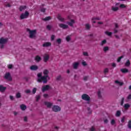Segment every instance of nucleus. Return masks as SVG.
<instances>
[{
  "label": "nucleus",
  "instance_id": "nucleus-12",
  "mask_svg": "<svg viewBox=\"0 0 131 131\" xmlns=\"http://www.w3.org/2000/svg\"><path fill=\"white\" fill-rule=\"evenodd\" d=\"M44 104L48 108H51L53 106V103L46 101L44 102Z\"/></svg>",
  "mask_w": 131,
  "mask_h": 131
},
{
  "label": "nucleus",
  "instance_id": "nucleus-1",
  "mask_svg": "<svg viewBox=\"0 0 131 131\" xmlns=\"http://www.w3.org/2000/svg\"><path fill=\"white\" fill-rule=\"evenodd\" d=\"M42 76V73H39L37 74V81L38 82H43V83H47L48 82V78L50 79V77H49V75H45Z\"/></svg>",
  "mask_w": 131,
  "mask_h": 131
},
{
  "label": "nucleus",
  "instance_id": "nucleus-43",
  "mask_svg": "<svg viewBox=\"0 0 131 131\" xmlns=\"http://www.w3.org/2000/svg\"><path fill=\"white\" fill-rule=\"evenodd\" d=\"M123 58V56H120L118 58L117 62H119L120 61H121V59Z\"/></svg>",
  "mask_w": 131,
  "mask_h": 131
},
{
  "label": "nucleus",
  "instance_id": "nucleus-42",
  "mask_svg": "<svg viewBox=\"0 0 131 131\" xmlns=\"http://www.w3.org/2000/svg\"><path fill=\"white\" fill-rule=\"evenodd\" d=\"M70 39H71V37H70V36H67L66 37V40L67 41H69Z\"/></svg>",
  "mask_w": 131,
  "mask_h": 131
},
{
  "label": "nucleus",
  "instance_id": "nucleus-11",
  "mask_svg": "<svg viewBox=\"0 0 131 131\" xmlns=\"http://www.w3.org/2000/svg\"><path fill=\"white\" fill-rule=\"evenodd\" d=\"M75 24V20H74V19H71V21H68L67 23V24H68V25H69V26H71V27H73V25Z\"/></svg>",
  "mask_w": 131,
  "mask_h": 131
},
{
  "label": "nucleus",
  "instance_id": "nucleus-50",
  "mask_svg": "<svg viewBox=\"0 0 131 131\" xmlns=\"http://www.w3.org/2000/svg\"><path fill=\"white\" fill-rule=\"evenodd\" d=\"M36 88H33V90H32V93L33 94H35L36 93Z\"/></svg>",
  "mask_w": 131,
  "mask_h": 131
},
{
  "label": "nucleus",
  "instance_id": "nucleus-31",
  "mask_svg": "<svg viewBox=\"0 0 131 131\" xmlns=\"http://www.w3.org/2000/svg\"><path fill=\"white\" fill-rule=\"evenodd\" d=\"M56 42L58 44V45H60L61 42H62V39L61 38H58L56 40Z\"/></svg>",
  "mask_w": 131,
  "mask_h": 131
},
{
  "label": "nucleus",
  "instance_id": "nucleus-60",
  "mask_svg": "<svg viewBox=\"0 0 131 131\" xmlns=\"http://www.w3.org/2000/svg\"><path fill=\"white\" fill-rule=\"evenodd\" d=\"M104 123H108V120L107 119L104 120Z\"/></svg>",
  "mask_w": 131,
  "mask_h": 131
},
{
  "label": "nucleus",
  "instance_id": "nucleus-45",
  "mask_svg": "<svg viewBox=\"0 0 131 131\" xmlns=\"http://www.w3.org/2000/svg\"><path fill=\"white\" fill-rule=\"evenodd\" d=\"M128 127L131 128V121H129L128 122Z\"/></svg>",
  "mask_w": 131,
  "mask_h": 131
},
{
  "label": "nucleus",
  "instance_id": "nucleus-3",
  "mask_svg": "<svg viewBox=\"0 0 131 131\" xmlns=\"http://www.w3.org/2000/svg\"><path fill=\"white\" fill-rule=\"evenodd\" d=\"M27 31L30 34V38H35V36L36 35V30H30V29H28Z\"/></svg>",
  "mask_w": 131,
  "mask_h": 131
},
{
  "label": "nucleus",
  "instance_id": "nucleus-4",
  "mask_svg": "<svg viewBox=\"0 0 131 131\" xmlns=\"http://www.w3.org/2000/svg\"><path fill=\"white\" fill-rule=\"evenodd\" d=\"M28 16H29V12H28V11H25V13H23L20 15V18L21 20H23V19L28 18Z\"/></svg>",
  "mask_w": 131,
  "mask_h": 131
},
{
  "label": "nucleus",
  "instance_id": "nucleus-24",
  "mask_svg": "<svg viewBox=\"0 0 131 131\" xmlns=\"http://www.w3.org/2000/svg\"><path fill=\"white\" fill-rule=\"evenodd\" d=\"M57 18L58 19V20H59V21H61V22H64V18H62V17H61V15H58L57 16Z\"/></svg>",
  "mask_w": 131,
  "mask_h": 131
},
{
  "label": "nucleus",
  "instance_id": "nucleus-20",
  "mask_svg": "<svg viewBox=\"0 0 131 131\" xmlns=\"http://www.w3.org/2000/svg\"><path fill=\"white\" fill-rule=\"evenodd\" d=\"M15 97L16 99H20L21 97V93L20 92H17L15 95Z\"/></svg>",
  "mask_w": 131,
  "mask_h": 131
},
{
  "label": "nucleus",
  "instance_id": "nucleus-36",
  "mask_svg": "<svg viewBox=\"0 0 131 131\" xmlns=\"http://www.w3.org/2000/svg\"><path fill=\"white\" fill-rule=\"evenodd\" d=\"M92 20H101V17H93V18H92Z\"/></svg>",
  "mask_w": 131,
  "mask_h": 131
},
{
  "label": "nucleus",
  "instance_id": "nucleus-63",
  "mask_svg": "<svg viewBox=\"0 0 131 131\" xmlns=\"http://www.w3.org/2000/svg\"><path fill=\"white\" fill-rule=\"evenodd\" d=\"M115 37H116V38H117L118 39H119V36H118V35H115Z\"/></svg>",
  "mask_w": 131,
  "mask_h": 131
},
{
  "label": "nucleus",
  "instance_id": "nucleus-47",
  "mask_svg": "<svg viewBox=\"0 0 131 131\" xmlns=\"http://www.w3.org/2000/svg\"><path fill=\"white\" fill-rule=\"evenodd\" d=\"M62 77L61 76H58L56 78L57 80H61Z\"/></svg>",
  "mask_w": 131,
  "mask_h": 131
},
{
  "label": "nucleus",
  "instance_id": "nucleus-48",
  "mask_svg": "<svg viewBox=\"0 0 131 131\" xmlns=\"http://www.w3.org/2000/svg\"><path fill=\"white\" fill-rule=\"evenodd\" d=\"M47 28L48 30H51V29H52V26L48 25L47 26Z\"/></svg>",
  "mask_w": 131,
  "mask_h": 131
},
{
  "label": "nucleus",
  "instance_id": "nucleus-54",
  "mask_svg": "<svg viewBox=\"0 0 131 131\" xmlns=\"http://www.w3.org/2000/svg\"><path fill=\"white\" fill-rule=\"evenodd\" d=\"M55 35H52L51 36V40H54V39H55Z\"/></svg>",
  "mask_w": 131,
  "mask_h": 131
},
{
  "label": "nucleus",
  "instance_id": "nucleus-18",
  "mask_svg": "<svg viewBox=\"0 0 131 131\" xmlns=\"http://www.w3.org/2000/svg\"><path fill=\"white\" fill-rule=\"evenodd\" d=\"M6 89H7V88L4 87L3 85H0V92L3 93V92H5V91H6Z\"/></svg>",
  "mask_w": 131,
  "mask_h": 131
},
{
  "label": "nucleus",
  "instance_id": "nucleus-25",
  "mask_svg": "<svg viewBox=\"0 0 131 131\" xmlns=\"http://www.w3.org/2000/svg\"><path fill=\"white\" fill-rule=\"evenodd\" d=\"M115 83H116L117 84H118V85H122L123 84V82H120L118 80H116L115 81Z\"/></svg>",
  "mask_w": 131,
  "mask_h": 131
},
{
  "label": "nucleus",
  "instance_id": "nucleus-30",
  "mask_svg": "<svg viewBox=\"0 0 131 131\" xmlns=\"http://www.w3.org/2000/svg\"><path fill=\"white\" fill-rule=\"evenodd\" d=\"M51 16H48L43 19V21H49V20H51Z\"/></svg>",
  "mask_w": 131,
  "mask_h": 131
},
{
  "label": "nucleus",
  "instance_id": "nucleus-57",
  "mask_svg": "<svg viewBox=\"0 0 131 131\" xmlns=\"http://www.w3.org/2000/svg\"><path fill=\"white\" fill-rule=\"evenodd\" d=\"M127 100H130V99H131V94H129V95L127 96Z\"/></svg>",
  "mask_w": 131,
  "mask_h": 131
},
{
  "label": "nucleus",
  "instance_id": "nucleus-55",
  "mask_svg": "<svg viewBox=\"0 0 131 131\" xmlns=\"http://www.w3.org/2000/svg\"><path fill=\"white\" fill-rule=\"evenodd\" d=\"M46 8H41V12H42L43 13H45L46 12Z\"/></svg>",
  "mask_w": 131,
  "mask_h": 131
},
{
  "label": "nucleus",
  "instance_id": "nucleus-34",
  "mask_svg": "<svg viewBox=\"0 0 131 131\" xmlns=\"http://www.w3.org/2000/svg\"><path fill=\"white\" fill-rule=\"evenodd\" d=\"M103 72L104 74H106V73H108V72H109V69L108 68L104 69Z\"/></svg>",
  "mask_w": 131,
  "mask_h": 131
},
{
  "label": "nucleus",
  "instance_id": "nucleus-44",
  "mask_svg": "<svg viewBox=\"0 0 131 131\" xmlns=\"http://www.w3.org/2000/svg\"><path fill=\"white\" fill-rule=\"evenodd\" d=\"M82 65H83V66H86L88 64H86V62L83 60L82 62Z\"/></svg>",
  "mask_w": 131,
  "mask_h": 131
},
{
  "label": "nucleus",
  "instance_id": "nucleus-62",
  "mask_svg": "<svg viewBox=\"0 0 131 131\" xmlns=\"http://www.w3.org/2000/svg\"><path fill=\"white\" fill-rule=\"evenodd\" d=\"M98 24H99V25H102L103 24V22H102V21H99V22H98Z\"/></svg>",
  "mask_w": 131,
  "mask_h": 131
},
{
  "label": "nucleus",
  "instance_id": "nucleus-22",
  "mask_svg": "<svg viewBox=\"0 0 131 131\" xmlns=\"http://www.w3.org/2000/svg\"><path fill=\"white\" fill-rule=\"evenodd\" d=\"M116 117H119L121 115V112L120 111H117L115 114Z\"/></svg>",
  "mask_w": 131,
  "mask_h": 131
},
{
  "label": "nucleus",
  "instance_id": "nucleus-16",
  "mask_svg": "<svg viewBox=\"0 0 131 131\" xmlns=\"http://www.w3.org/2000/svg\"><path fill=\"white\" fill-rule=\"evenodd\" d=\"M35 60L36 62H39L41 60V57H40L38 55H37L35 57Z\"/></svg>",
  "mask_w": 131,
  "mask_h": 131
},
{
  "label": "nucleus",
  "instance_id": "nucleus-26",
  "mask_svg": "<svg viewBox=\"0 0 131 131\" xmlns=\"http://www.w3.org/2000/svg\"><path fill=\"white\" fill-rule=\"evenodd\" d=\"M119 8L117 7H112V11H114V12H116V11H118Z\"/></svg>",
  "mask_w": 131,
  "mask_h": 131
},
{
  "label": "nucleus",
  "instance_id": "nucleus-8",
  "mask_svg": "<svg viewBox=\"0 0 131 131\" xmlns=\"http://www.w3.org/2000/svg\"><path fill=\"white\" fill-rule=\"evenodd\" d=\"M50 59V55L48 54H44L43 56V60L45 63H47L48 61H49V59Z\"/></svg>",
  "mask_w": 131,
  "mask_h": 131
},
{
  "label": "nucleus",
  "instance_id": "nucleus-6",
  "mask_svg": "<svg viewBox=\"0 0 131 131\" xmlns=\"http://www.w3.org/2000/svg\"><path fill=\"white\" fill-rule=\"evenodd\" d=\"M52 110L54 112H59V111H61V108L58 105H54L52 107Z\"/></svg>",
  "mask_w": 131,
  "mask_h": 131
},
{
  "label": "nucleus",
  "instance_id": "nucleus-21",
  "mask_svg": "<svg viewBox=\"0 0 131 131\" xmlns=\"http://www.w3.org/2000/svg\"><path fill=\"white\" fill-rule=\"evenodd\" d=\"M120 70L122 73H127L128 72V69H121Z\"/></svg>",
  "mask_w": 131,
  "mask_h": 131
},
{
  "label": "nucleus",
  "instance_id": "nucleus-32",
  "mask_svg": "<svg viewBox=\"0 0 131 131\" xmlns=\"http://www.w3.org/2000/svg\"><path fill=\"white\" fill-rule=\"evenodd\" d=\"M124 103V97L121 98V106H123V104Z\"/></svg>",
  "mask_w": 131,
  "mask_h": 131
},
{
  "label": "nucleus",
  "instance_id": "nucleus-39",
  "mask_svg": "<svg viewBox=\"0 0 131 131\" xmlns=\"http://www.w3.org/2000/svg\"><path fill=\"white\" fill-rule=\"evenodd\" d=\"M105 34H106L107 35H108L109 36H110V35H112V33L110 32H108V31H106L105 32Z\"/></svg>",
  "mask_w": 131,
  "mask_h": 131
},
{
  "label": "nucleus",
  "instance_id": "nucleus-14",
  "mask_svg": "<svg viewBox=\"0 0 131 131\" xmlns=\"http://www.w3.org/2000/svg\"><path fill=\"white\" fill-rule=\"evenodd\" d=\"M79 66V62H75L73 63V68L74 69H77Z\"/></svg>",
  "mask_w": 131,
  "mask_h": 131
},
{
  "label": "nucleus",
  "instance_id": "nucleus-46",
  "mask_svg": "<svg viewBox=\"0 0 131 131\" xmlns=\"http://www.w3.org/2000/svg\"><path fill=\"white\" fill-rule=\"evenodd\" d=\"M125 121V117H123L121 118V122H122V123H123V122H124Z\"/></svg>",
  "mask_w": 131,
  "mask_h": 131
},
{
  "label": "nucleus",
  "instance_id": "nucleus-49",
  "mask_svg": "<svg viewBox=\"0 0 131 131\" xmlns=\"http://www.w3.org/2000/svg\"><path fill=\"white\" fill-rule=\"evenodd\" d=\"M43 97L44 98H49L50 96H49V94H45L43 95Z\"/></svg>",
  "mask_w": 131,
  "mask_h": 131
},
{
  "label": "nucleus",
  "instance_id": "nucleus-9",
  "mask_svg": "<svg viewBox=\"0 0 131 131\" xmlns=\"http://www.w3.org/2000/svg\"><path fill=\"white\" fill-rule=\"evenodd\" d=\"M82 99L84 101H89L90 100V96L87 94H83L82 95Z\"/></svg>",
  "mask_w": 131,
  "mask_h": 131
},
{
  "label": "nucleus",
  "instance_id": "nucleus-5",
  "mask_svg": "<svg viewBox=\"0 0 131 131\" xmlns=\"http://www.w3.org/2000/svg\"><path fill=\"white\" fill-rule=\"evenodd\" d=\"M4 78L9 81H12V76H11V74H10V73H6L4 76Z\"/></svg>",
  "mask_w": 131,
  "mask_h": 131
},
{
  "label": "nucleus",
  "instance_id": "nucleus-35",
  "mask_svg": "<svg viewBox=\"0 0 131 131\" xmlns=\"http://www.w3.org/2000/svg\"><path fill=\"white\" fill-rule=\"evenodd\" d=\"M109 50V48L108 47H105L103 48L104 52H106L107 51Z\"/></svg>",
  "mask_w": 131,
  "mask_h": 131
},
{
  "label": "nucleus",
  "instance_id": "nucleus-38",
  "mask_svg": "<svg viewBox=\"0 0 131 131\" xmlns=\"http://www.w3.org/2000/svg\"><path fill=\"white\" fill-rule=\"evenodd\" d=\"M115 120L114 119H112L111 121V124H112V125H114V124H115Z\"/></svg>",
  "mask_w": 131,
  "mask_h": 131
},
{
  "label": "nucleus",
  "instance_id": "nucleus-40",
  "mask_svg": "<svg viewBox=\"0 0 131 131\" xmlns=\"http://www.w3.org/2000/svg\"><path fill=\"white\" fill-rule=\"evenodd\" d=\"M83 56H85V57H89V53L86 52H83Z\"/></svg>",
  "mask_w": 131,
  "mask_h": 131
},
{
  "label": "nucleus",
  "instance_id": "nucleus-51",
  "mask_svg": "<svg viewBox=\"0 0 131 131\" xmlns=\"http://www.w3.org/2000/svg\"><path fill=\"white\" fill-rule=\"evenodd\" d=\"M31 91H30V90H27L25 91V92L26 94H30V93H31Z\"/></svg>",
  "mask_w": 131,
  "mask_h": 131
},
{
  "label": "nucleus",
  "instance_id": "nucleus-59",
  "mask_svg": "<svg viewBox=\"0 0 131 131\" xmlns=\"http://www.w3.org/2000/svg\"><path fill=\"white\" fill-rule=\"evenodd\" d=\"M27 117H25L24 118V121H27Z\"/></svg>",
  "mask_w": 131,
  "mask_h": 131
},
{
  "label": "nucleus",
  "instance_id": "nucleus-13",
  "mask_svg": "<svg viewBox=\"0 0 131 131\" xmlns=\"http://www.w3.org/2000/svg\"><path fill=\"white\" fill-rule=\"evenodd\" d=\"M30 69L32 71H35L38 69V67L36 65H33L30 67Z\"/></svg>",
  "mask_w": 131,
  "mask_h": 131
},
{
  "label": "nucleus",
  "instance_id": "nucleus-33",
  "mask_svg": "<svg viewBox=\"0 0 131 131\" xmlns=\"http://www.w3.org/2000/svg\"><path fill=\"white\" fill-rule=\"evenodd\" d=\"M106 42H107V41H106V40H103L101 41V42L100 43V46H104V45H105V43H106Z\"/></svg>",
  "mask_w": 131,
  "mask_h": 131
},
{
  "label": "nucleus",
  "instance_id": "nucleus-23",
  "mask_svg": "<svg viewBox=\"0 0 131 131\" xmlns=\"http://www.w3.org/2000/svg\"><path fill=\"white\" fill-rule=\"evenodd\" d=\"M49 70L47 69L44 70L43 71V74H44V75H49Z\"/></svg>",
  "mask_w": 131,
  "mask_h": 131
},
{
  "label": "nucleus",
  "instance_id": "nucleus-7",
  "mask_svg": "<svg viewBox=\"0 0 131 131\" xmlns=\"http://www.w3.org/2000/svg\"><path fill=\"white\" fill-rule=\"evenodd\" d=\"M49 90H51V86L49 85L42 86V92H43V93L46 92V91H49Z\"/></svg>",
  "mask_w": 131,
  "mask_h": 131
},
{
  "label": "nucleus",
  "instance_id": "nucleus-27",
  "mask_svg": "<svg viewBox=\"0 0 131 131\" xmlns=\"http://www.w3.org/2000/svg\"><path fill=\"white\" fill-rule=\"evenodd\" d=\"M85 27L87 30H89L91 29V25L89 24H86L85 25Z\"/></svg>",
  "mask_w": 131,
  "mask_h": 131
},
{
  "label": "nucleus",
  "instance_id": "nucleus-56",
  "mask_svg": "<svg viewBox=\"0 0 131 131\" xmlns=\"http://www.w3.org/2000/svg\"><path fill=\"white\" fill-rule=\"evenodd\" d=\"M10 100H11V101L14 100V96H13L12 95H10Z\"/></svg>",
  "mask_w": 131,
  "mask_h": 131
},
{
  "label": "nucleus",
  "instance_id": "nucleus-19",
  "mask_svg": "<svg viewBox=\"0 0 131 131\" xmlns=\"http://www.w3.org/2000/svg\"><path fill=\"white\" fill-rule=\"evenodd\" d=\"M27 108V107L25 104L20 105V109H21V110H23V111H25V110H26Z\"/></svg>",
  "mask_w": 131,
  "mask_h": 131
},
{
  "label": "nucleus",
  "instance_id": "nucleus-52",
  "mask_svg": "<svg viewBox=\"0 0 131 131\" xmlns=\"http://www.w3.org/2000/svg\"><path fill=\"white\" fill-rule=\"evenodd\" d=\"M120 8L123 9L125 8V5H124V4H121L120 6Z\"/></svg>",
  "mask_w": 131,
  "mask_h": 131
},
{
  "label": "nucleus",
  "instance_id": "nucleus-53",
  "mask_svg": "<svg viewBox=\"0 0 131 131\" xmlns=\"http://www.w3.org/2000/svg\"><path fill=\"white\" fill-rule=\"evenodd\" d=\"M88 79H89V76H85V77H83V80H84L86 81V80H88Z\"/></svg>",
  "mask_w": 131,
  "mask_h": 131
},
{
  "label": "nucleus",
  "instance_id": "nucleus-28",
  "mask_svg": "<svg viewBox=\"0 0 131 131\" xmlns=\"http://www.w3.org/2000/svg\"><path fill=\"white\" fill-rule=\"evenodd\" d=\"M130 66V62L129 61V60H128L125 63V66L128 67Z\"/></svg>",
  "mask_w": 131,
  "mask_h": 131
},
{
  "label": "nucleus",
  "instance_id": "nucleus-15",
  "mask_svg": "<svg viewBox=\"0 0 131 131\" xmlns=\"http://www.w3.org/2000/svg\"><path fill=\"white\" fill-rule=\"evenodd\" d=\"M51 46H52V43H51L50 42H46L43 44V47L44 48L51 47Z\"/></svg>",
  "mask_w": 131,
  "mask_h": 131
},
{
  "label": "nucleus",
  "instance_id": "nucleus-17",
  "mask_svg": "<svg viewBox=\"0 0 131 131\" xmlns=\"http://www.w3.org/2000/svg\"><path fill=\"white\" fill-rule=\"evenodd\" d=\"M130 107V105H129V104L128 103H125L124 105V108L125 109V110H127L128 109V108H129Z\"/></svg>",
  "mask_w": 131,
  "mask_h": 131
},
{
  "label": "nucleus",
  "instance_id": "nucleus-2",
  "mask_svg": "<svg viewBox=\"0 0 131 131\" xmlns=\"http://www.w3.org/2000/svg\"><path fill=\"white\" fill-rule=\"evenodd\" d=\"M8 42V38L2 37L0 38V48L1 49H4L5 48V45Z\"/></svg>",
  "mask_w": 131,
  "mask_h": 131
},
{
  "label": "nucleus",
  "instance_id": "nucleus-29",
  "mask_svg": "<svg viewBox=\"0 0 131 131\" xmlns=\"http://www.w3.org/2000/svg\"><path fill=\"white\" fill-rule=\"evenodd\" d=\"M26 6H20L19 7V11H24V10H26Z\"/></svg>",
  "mask_w": 131,
  "mask_h": 131
},
{
  "label": "nucleus",
  "instance_id": "nucleus-61",
  "mask_svg": "<svg viewBox=\"0 0 131 131\" xmlns=\"http://www.w3.org/2000/svg\"><path fill=\"white\" fill-rule=\"evenodd\" d=\"M13 114H14L15 116H16V115H18V113H17L16 112H14Z\"/></svg>",
  "mask_w": 131,
  "mask_h": 131
},
{
  "label": "nucleus",
  "instance_id": "nucleus-41",
  "mask_svg": "<svg viewBox=\"0 0 131 131\" xmlns=\"http://www.w3.org/2000/svg\"><path fill=\"white\" fill-rule=\"evenodd\" d=\"M39 99H40V96L39 95H37L36 96V101L38 102L39 100Z\"/></svg>",
  "mask_w": 131,
  "mask_h": 131
},
{
  "label": "nucleus",
  "instance_id": "nucleus-10",
  "mask_svg": "<svg viewBox=\"0 0 131 131\" xmlns=\"http://www.w3.org/2000/svg\"><path fill=\"white\" fill-rule=\"evenodd\" d=\"M59 26L60 28H62V29H67V28H69V26L68 25L63 24H59Z\"/></svg>",
  "mask_w": 131,
  "mask_h": 131
},
{
  "label": "nucleus",
  "instance_id": "nucleus-64",
  "mask_svg": "<svg viewBox=\"0 0 131 131\" xmlns=\"http://www.w3.org/2000/svg\"><path fill=\"white\" fill-rule=\"evenodd\" d=\"M6 7H11V5L10 4H8L7 5H6Z\"/></svg>",
  "mask_w": 131,
  "mask_h": 131
},
{
  "label": "nucleus",
  "instance_id": "nucleus-37",
  "mask_svg": "<svg viewBox=\"0 0 131 131\" xmlns=\"http://www.w3.org/2000/svg\"><path fill=\"white\" fill-rule=\"evenodd\" d=\"M7 67H8V69H12V68H13V64H8L7 66Z\"/></svg>",
  "mask_w": 131,
  "mask_h": 131
},
{
  "label": "nucleus",
  "instance_id": "nucleus-58",
  "mask_svg": "<svg viewBox=\"0 0 131 131\" xmlns=\"http://www.w3.org/2000/svg\"><path fill=\"white\" fill-rule=\"evenodd\" d=\"M90 131H95V128L92 127L90 128Z\"/></svg>",
  "mask_w": 131,
  "mask_h": 131
}]
</instances>
